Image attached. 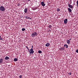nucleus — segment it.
Wrapping results in <instances>:
<instances>
[{
    "instance_id": "cd10ccee",
    "label": "nucleus",
    "mask_w": 78,
    "mask_h": 78,
    "mask_svg": "<svg viewBox=\"0 0 78 78\" xmlns=\"http://www.w3.org/2000/svg\"><path fill=\"white\" fill-rule=\"evenodd\" d=\"M33 46H32V48H33Z\"/></svg>"
},
{
    "instance_id": "4468645a",
    "label": "nucleus",
    "mask_w": 78,
    "mask_h": 78,
    "mask_svg": "<svg viewBox=\"0 0 78 78\" xmlns=\"http://www.w3.org/2000/svg\"><path fill=\"white\" fill-rule=\"evenodd\" d=\"M18 61V59L17 58H15L14 59V62H16V61Z\"/></svg>"
},
{
    "instance_id": "f3484780",
    "label": "nucleus",
    "mask_w": 78,
    "mask_h": 78,
    "mask_svg": "<svg viewBox=\"0 0 78 78\" xmlns=\"http://www.w3.org/2000/svg\"><path fill=\"white\" fill-rule=\"evenodd\" d=\"M56 11L57 12L60 11V9L57 8V10H56Z\"/></svg>"
},
{
    "instance_id": "6ab92c4d",
    "label": "nucleus",
    "mask_w": 78,
    "mask_h": 78,
    "mask_svg": "<svg viewBox=\"0 0 78 78\" xmlns=\"http://www.w3.org/2000/svg\"><path fill=\"white\" fill-rule=\"evenodd\" d=\"M22 31H25V29L24 28H23L22 29Z\"/></svg>"
},
{
    "instance_id": "c756f323",
    "label": "nucleus",
    "mask_w": 78,
    "mask_h": 78,
    "mask_svg": "<svg viewBox=\"0 0 78 78\" xmlns=\"http://www.w3.org/2000/svg\"><path fill=\"white\" fill-rule=\"evenodd\" d=\"M71 3H72V1H71L70 4H71Z\"/></svg>"
},
{
    "instance_id": "aec40b11",
    "label": "nucleus",
    "mask_w": 78,
    "mask_h": 78,
    "mask_svg": "<svg viewBox=\"0 0 78 78\" xmlns=\"http://www.w3.org/2000/svg\"><path fill=\"white\" fill-rule=\"evenodd\" d=\"M31 19H32V18H30V17H27L28 19H30V20H31Z\"/></svg>"
},
{
    "instance_id": "39448f33",
    "label": "nucleus",
    "mask_w": 78,
    "mask_h": 78,
    "mask_svg": "<svg viewBox=\"0 0 78 78\" xmlns=\"http://www.w3.org/2000/svg\"><path fill=\"white\" fill-rule=\"evenodd\" d=\"M41 5L43 7H44L45 6V4L44 2H41Z\"/></svg>"
},
{
    "instance_id": "f257e3e1",
    "label": "nucleus",
    "mask_w": 78,
    "mask_h": 78,
    "mask_svg": "<svg viewBox=\"0 0 78 78\" xmlns=\"http://www.w3.org/2000/svg\"><path fill=\"white\" fill-rule=\"evenodd\" d=\"M37 36V34L36 32H34L32 33L31 35V36H32V37H35V36Z\"/></svg>"
},
{
    "instance_id": "1a4fd4ad",
    "label": "nucleus",
    "mask_w": 78,
    "mask_h": 78,
    "mask_svg": "<svg viewBox=\"0 0 78 78\" xmlns=\"http://www.w3.org/2000/svg\"><path fill=\"white\" fill-rule=\"evenodd\" d=\"M50 43H46V44H45V46L46 47H49V46H50Z\"/></svg>"
},
{
    "instance_id": "7c9ffc66",
    "label": "nucleus",
    "mask_w": 78,
    "mask_h": 78,
    "mask_svg": "<svg viewBox=\"0 0 78 78\" xmlns=\"http://www.w3.org/2000/svg\"><path fill=\"white\" fill-rule=\"evenodd\" d=\"M70 75H71V73H70V74H69Z\"/></svg>"
},
{
    "instance_id": "a211bd4d",
    "label": "nucleus",
    "mask_w": 78,
    "mask_h": 78,
    "mask_svg": "<svg viewBox=\"0 0 78 78\" xmlns=\"http://www.w3.org/2000/svg\"><path fill=\"white\" fill-rule=\"evenodd\" d=\"M38 53H40V54L42 53V51H40V50L38 51Z\"/></svg>"
},
{
    "instance_id": "bb28decb",
    "label": "nucleus",
    "mask_w": 78,
    "mask_h": 78,
    "mask_svg": "<svg viewBox=\"0 0 78 78\" xmlns=\"http://www.w3.org/2000/svg\"><path fill=\"white\" fill-rule=\"evenodd\" d=\"M0 40H3V39H2V38H0Z\"/></svg>"
},
{
    "instance_id": "20e7f679",
    "label": "nucleus",
    "mask_w": 78,
    "mask_h": 78,
    "mask_svg": "<svg viewBox=\"0 0 78 78\" xmlns=\"http://www.w3.org/2000/svg\"><path fill=\"white\" fill-rule=\"evenodd\" d=\"M68 6L69 7L70 9H72L73 8V6H72V5H70L69 4H68Z\"/></svg>"
},
{
    "instance_id": "9d476101",
    "label": "nucleus",
    "mask_w": 78,
    "mask_h": 78,
    "mask_svg": "<svg viewBox=\"0 0 78 78\" xmlns=\"http://www.w3.org/2000/svg\"><path fill=\"white\" fill-rule=\"evenodd\" d=\"M28 11V9H27V8H26L24 9V12H25V13H27V11Z\"/></svg>"
},
{
    "instance_id": "473e14b6",
    "label": "nucleus",
    "mask_w": 78,
    "mask_h": 78,
    "mask_svg": "<svg viewBox=\"0 0 78 78\" xmlns=\"http://www.w3.org/2000/svg\"><path fill=\"white\" fill-rule=\"evenodd\" d=\"M1 37V36H0V38Z\"/></svg>"
},
{
    "instance_id": "f8f14e48",
    "label": "nucleus",
    "mask_w": 78,
    "mask_h": 78,
    "mask_svg": "<svg viewBox=\"0 0 78 78\" xmlns=\"http://www.w3.org/2000/svg\"><path fill=\"white\" fill-rule=\"evenodd\" d=\"M68 11L69 12H72V9H70V8H68Z\"/></svg>"
},
{
    "instance_id": "4be33fe9",
    "label": "nucleus",
    "mask_w": 78,
    "mask_h": 78,
    "mask_svg": "<svg viewBox=\"0 0 78 78\" xmlns=\"http://www.w3.org/2000/svg\"><path fill=\"white\" fill-rule=\"evenodd\" d=\"M20 5V3H19L17 5V6H19Z\"/></svg>"
},
{
    "instance_id": "c85d7f7f",
    "label": "nucleus",
    "mask_w": 78,
    "mask_h": 78,
    "mask_svg": "<svg viewBox=\"0 0 78 78\" xmlns=\"http://www.w3.org/2000/svg\"><path fill=\"white\" fill-rule=\"evenodd\" d=\"M69 40L70 41H71V39H69Z\"/></svg>"
},
{
    "instance_id": "6e6552de",
    "label": "nucleus",
    "mask_w": 78,
    "mask_h": 78,
    "mask_svg": "<svg viewBox=\"0 0 78 78\" xmlns=\"http://www.w3.org/2000/svg\"><path fill=\"white\" fill-rule=\"evenodd\" d=\"M64 21V24H67V19H65Z\"/></svg>"
},
{
    "instance_id": "393cba45",
    "label": "nucleus",
    "mask_w": 78,
    "mask_h": 78,
    "mask_svg": "<svg viewBox=\"0 0 78 78\" xmlns=\"http://www.w3.org/2000/svg\"><path fill=\"white\" fill-rule=\"evenodd\" d=\"M26 48H27V50H28V49H29V48H28V47H27V46H26Z\"/></svg>"
},
{
    "instance_id": "dca6fc26",
    "label": "nucleus",
    "mask_w": 78,
    "mask_h": 78,
    "mask_svg": "<svg viewBox=\"0 0 78 78\" xmlns=\"http://www.w3.org/2000/svg\"><path fill=\"white\" fill-rule=\"evenodd\" d=\"M48 27L49 28H50V29H51V27H52V26L50 25H48Z\"/></svg>"
},
{
    "instance_id": "0eeeda50",
    "label": "nucleus",
    "mask_w": 78,
    "mask_h": 78,
    "mask_svg": "<svg viewBox=\"0 0 78 78\" xmlns=\"http://www.w3.org/2000/svg\"><path fill=\"white\" fill-rule=\"evenodd\" d=\"M64 50H65V48L64 47H61L59 48V50L60 51L61 50L64 51Z\"/></svg>"
},
{
    "instance_id": "5701e85b",
    "label": "nucleus",
    "mask_w": 78,
    "mask_h": 78,
    "mask_svg": "<svg viewBox=\"0 0 78 78\" xmlns=\"http://www.w3.org/2000/svg\"><path fill=\"white\" fill-rule=\"evenodd\" d=\"M28 51L30 53V49H28Z\"/></svg>"
},
{
    "instance_id": "f03ea898",
    "label": "nucleus",
    "mask_w": 78,
    "mask_h": 78,
    "mask_svg": "<svg viewBox=\"0 0 78 78\" xmlns=\"http://www.w3.org/2000/svg\"><path fill=\"white\" fill-rule=\"evenodd\" d=\"M5 10V7L3 6H1L0 7V11H4Z\"/></svg>"
},
{
    "instance_id": "2f4dec72",
    "label": "nucleus",
    "mask_w": 78,
    "mask_h": 78,
    "mask_svg": "<svg viewBox=\"0 0 78 78\" xmlns=\"http://www.w3.org/2000/svg\"><path fill=\"white\" fill-rule=\"evenodd\" d=\"M28 1H30V0H27Z\"/></svg>"
},
{
    "instance_id": "a878e982",
    "label": "nucleus",
    "mask_w": 78,
    "mask_h": 78,
    "mask_svg": "<svg viewBox=\"0 0 78 78\" xmlns=\"http://www.w3.org/2000/svg\"><path fill=\"white\" fill-rule=\"evenodd\" d=\"M26 19H28V16H26L25 17Z\"/></svg>"
},
{
    "instance_id": "7ed1b4c3",
    "label": "nucleus",
    "mask_w": 78,
    "mask_h": 78,
    "mask_svg": "<svg viewBox=\"0 0 78 78\" xmlns=\"http://www.w3.org/2000/svg\"><path fill=\"white\" fill-rule=\"evenodd\" d=\"M30 54H33L34 53V51H33V49L31 48L30 49Z\"/></svg>"
},
{
    "instance_id": "412c9836",
    "label": "nucleus",
    "mask_w": 78,
    "mask_h": 78,
    "mask_svg": "<svg viewBox=\"0 0 78 78\" xmlns=\"http://www.w3.org/2000/svg\"><path fill=\"white\" fill-rule=\"evenodd\" d=\"M76 4H77V6H78V1L76 2Z\"/></svg>"
},
{
    "instance_id": "ddd939ff",
    "label": "nucleus",
    "mask_w": 78,
    "mask_h": 78,
    "mask_svg": "<svg viewBox=\"0 0 78 78\" xmlns=\"http://www.w3.org/2000/svg\"><path fill=\"white\" fill-rule=\"evenodd\" d=\"M9 59V57L8 56L5 57V60H8V59Z\"/></svg>"
},
{
    "instance_id": "2eb2a0df",
    "label": "nucleus",
    "mask_w": 78,
    "mask_h": 78,
    "mask_svg": "<svg viewBox=\"0 0 78 78\" xmlns=\"http://www.w3.org/2000/svg\"><path fill=\"white\" fill-rule=\"evenodd\" d=\"M64 47H66V48H68V45H67V44H64Z\"/></svg>"
},
{
    "instance_id": "9b49d317",
    "label": "nucleus",
    "mask_w": 78,
    "mask_h": 78,
    "mask_svg": "<svg viewBox=\"0 0 78 78\" xmlns=\"http://www.w3.org/2000/svg\"><path fill=\"white\" fill-rule=\"evenodd\" d=\"M67 44H70V41L69 40H67L66 41Z\"/></svg>"
},
{
    "instance_id": "423d86ee",
    "label": "nucleus",
    "mask_w": 78,
    "mask_h": 78,
    "mask_svg": "<svg viewBox=\"0 0 78 78\" xmlns=\"http://www.w3.org/2000/svg\"><path fill=\"white\" fill-rule=\"evenodd\" d=\"M3 59L2 58H1L0 59V64H3Z\"/></svg>"
},
{
    "instance_id": "b1692460",
    "label": "nucleus",
    "mask_w": 78,
    "mask_h": 78,
    "mask_svg": "<svg viewBox=\"0 0 78 78\" xmlns=\"http://www.w3.org/2000/svg\"><path fill=\"white\" fill-rule=\"evenodd\" d=\"M76 52L78 53V49H77L76 51Z\"/></svg>"
}]
</instances>
